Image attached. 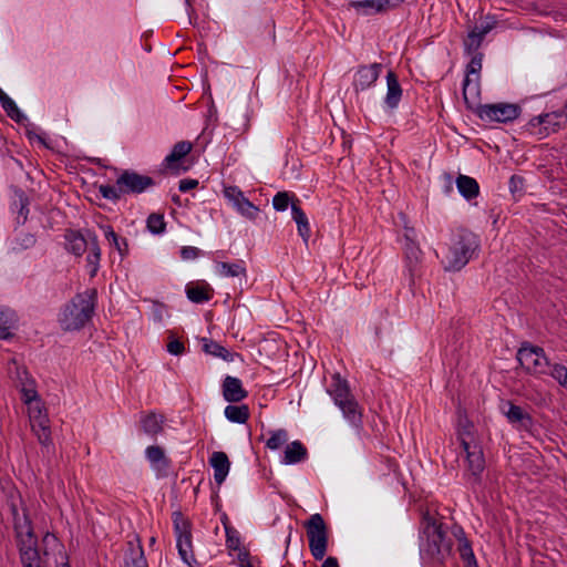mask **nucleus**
<instances>
[{
  "mask_svg": "<svg viewBox=\"0 0 567 567\" xmlns=\"http://www.w3.org/2000/svg\"><path fill=\"white\" fill-rule=\"evenodd\" d=\"M154 185L151 176L125 169L116 178L115 185H100L99 192L103 198L117 202L124 195H138Z\"/></svg>",
  "mask_w": 567,
  "mask_h": 567,
  "instance_id": "obj_5",
  "label": "nucleus"
},
{
  "mask_svg": "<svg viewBox=\"0 0 567 567\" xmlns=\"http://www.w3.org/2000/svg\"><path fill=\"white\" fill-rule=\"evenodd\" d=\"M524 182H525L524 178L522 176H518V175H513L509 178L508 186H509V190L513 194V196L519 197V196L523 195V193H524Z\"/></svg>",
  "mask_w": 567,
  "mask_h": 567,
  "instance_id": "obj_47",
  "label": "nucleus"
},
{
  "mask_svg": "<svg viewBox=\"0 0 567 567\" xmlns=\"http://www.w3.org/2000/svg\"><path fill=\"white\" fill-rule=\"evenodd\" d=\"M496 25V21L492 18H487L486 21L482 22L480 25H475L481 35L485 37L489 31H492Z\"/></svg>",
  "mask_w": 567,
  "mask_h": 567,
  "instance_id": "obj_49",
  "label": "nucleus"
},
{
  "mask_svg": "<svg viewBox=\"0 0 567 567\" xmlns=\"http://www.w3.org/2000/svg\"><path fill=\"white\" fill-rule=\"evenodd\" d=\"M17 316L13 310L9 308H0V339H9L12 333L11 329L14 328Z\"/></svg>",
  "mask_w": 567,
  "mask_h": 567,
  "instance_id": "obj_38",
  "label": "nucleus"
},
{
  "mask_svg": "<svg viewBox=\"0 0 567 567\" xmlns=\"http://www.w3.org/2000/svg\"><path fill=\"white\" fill-rule=\"evenodd\" d=\"M224 196L227 198L237 212L244 217L255 220L259 214V208L255 206L237 186L224 187Z\"/></svg>",
  "mask_w": 567,
  "mask_h": 567,
  "instance_id": "obj_15",
  "label": "nucleus"
},
{
  "mask_svg": "<svg viewBox=\"0 0 567 567\" xmlns=\"http://www.w3.org/2000/svg\"><path fill=\"white\" fill-rule=\"evenodd\" d=\"M226 532H227V545H228V547H229V548H234V549H235V548H237V545H238V543H239V539H238V538L234 539V538L229 535V530H228V529H226Z\"/></svg>",
  "mask_w": 567,
  "mask_h": 567,
  "instance_id": "obj_56",
  "label": "nucleus"
},
{
  "mask_svg": "<svg viewBox=\"0 0 567 567\" xmlns=\"http://www.w3.org/2000/svg\"><path fill=\"white\" fill-rule=\"evenodd\" d=\"M172 517L178 554L187 566L194 567L197 561L193 551L192 524L181 512H174Z\"/></svg>",
  "mask_w": 567,
  "mask_h": 567,
  "instance_id": "obj_8",
  "label": "nucleus"
},
{
  "mask_svg": "<svg viewBox=\"0 0 567 567\" xmlns=\"http://www.w3.org/2000/svg\"><path fill=\"white\" fill-rule=\"evenodd\" d=\"M8 507L12 517L14 538L22 567H50L51 555L63 557V544L52 533H45L41 546H38L32 522L20 495L10 496Z\"/></svg>",
  "mask_w": 567,
  "mask_h": 567,
  "instance_id": "obj_1",
  "label": "nucleus"
},
{
  "mask_svg": "<svg viewBox=\"0 0 567 567\" xmlns=\"http://www.w3.org/2000/svg\"><path fill=\"white\" fill-rule=\"evenodd\" d=\"M308 457V450L300 441H293L286 445L282 463L296 464Z\"/></svg>",
  "mask_w": 567,
  "mask_h": 567,
  "instance_id": "obj_28",
  "label": "nucleus"
},
{
  "mask_svg": "<svg viewBox=\"0 0 567 567\" xmlns=\"http://www.w3.org/2000/svg\"><path fill=\"white\" fill-rule=\"evenodd\" d=\"M66 250L75 256H82V254L90 248V239L86 240L83 235L78 231L70 230L65 235Z\"/></svg>",
  "mask_w": 567,
  "mask_h": 567,
  "instance_id": "obj_34",
  "label": "nucleus"
},
{
  "mask_svg": "<svg viewBox=\"0 0 567 567\" xmlns=\"http://www.w3.org/2000/svg\"><path fill=\"white\" fill-rule=\"evenodd\" d=\"M97 292L87 289L75 295L62 309L59 323L64 331L82 329L92 318L96 306Z\"/></svg>",
  "mask_w": 567,
  "mask_h": 567,
  "instance_id": "obj_3",
  "label": "nucleus"
},
{
  "mask_svg": "<svg viewBox=\"0 0 567 567\" xmlns=\"http://www.w3.org/2000/svg\"><path fill=\"white\" fill-rule=\"evenodd\" d=\"M167 351L174 355H179L185 351L184 343L177 339L171 340L167 344Z\"/></svg>",
  "mask_w": 567,
  "mask_h": 567,
  "instance_id": "obj_50",
  "label": "nucleus"
},
{
  "mask_svg": "<svg viewBox=\"0 0 567 567\" xmlns=\"http://www.w3.org/2000/svg\"><path fill=\"white\" fill-rule=\"evenodd\" d=\"M53 557L54 558V563L58 564L59 563V558L61 559V564H62V567H70L69 563L68 561H63L66 556H65V551L63 550V557H61L60 555H56V556H53L51 555L50 558Z\"/></svg>",
  "mask_w": 567,
  "mask_h": 567,
  "instance_id": "obj_57",
  "label": "nucleus"
},
{
  "mask_svg": "<svg viewBox=\"0 0 567 567\" xmlns=\"http://www.w3.org/2000/svg\"><path fill=\"white\" fill-rule=\"evenodd\" d=\"M423 537L421 543V555L433 563L442 564L450 555L452 543L442 529V524L429 513L423 515Z\"/></svg>",
  "mask_w": 567,
  "mask_h": 567,
  "instance_id": "obj_4",
  "label": "nucleus"
},
{
  "mask_svg": "<svg viewBox=\"0 0 567 567\" xmlns=\"http://www.w3.org/2000/svg\"><path fill=\"white\" fill-rule=\"evenodd\" d=\"M145 456L157 477H167L171 470V460L165 455L164 449L158 445H151L145 450Z\"/></svg>",
  "mask_w": 567,
  "mask_h": 567,
  "instance_id": "obj_19",
  "label": "nucleus"
},
{
  "mask_svg": "<svg viewBox=\"0 0 567 567\" xmlns=\"http://www.w3.org/2000/svg\"><path fill=\"white\" fill-rule=\"evenodd\" d=\"M299 200L293 194L288 192H278L272 198V207L277 212H285L291 203Z\"/></svg>",
  "mask_w": 567,
  "mask_h": 567,
  "instance_id": "obj_42",
  "label": "nucleus"
},
{
  "mask_svg": "<svg viewBox=\"0 0 567 567\" xmlns=\"http://www.w3.org/2000/svg\"><path fill=\"white\" fill-rule=\"evenodd\" d=\"M415 231L413 228H406L404 234V261L410 278V284H414L415 277L420 276V267L423 252L414 240Z\"/></svg>",
  "mask_w": 567,
  "mask_h": 567,
  "instance_id": "obj_13",
  "label": "nucleus"
},
{
  "mask_svg": "<svg viewBox=\"0 0 567 567\" xmlns=\"http://www.w3.org/2000/svg\"><path fill=\"white\" fill-rule=\"evenodd\" d=\"M29 199L21 193L18 200L13 202V207L18 210V224H24L29 214Z\"/></svg>",
  "mask_w": 567,
  "mask_h": 567,
  "instance_id": "obj_45",
  "label": "nucleus"
},
{
  "mask_svg": "<svg viewBox=\"0 0 567 567\" xmlns=\"http://www.w3.org/2000/svg\"><path fill=\"white\" fill-rule=\"evenodd\" d=\"M101 248L95 235L90 236V248L86 256V267L91 278L95 277L100 269Z\"/></svg>",
  "mask_w": 567,
  "mask_h": 567,
  "instance_id": "obj_33",
  "label": "nucleus"
},
{
  "mask_svg": "<svg viewBox=\"0 0 567 567\" xmlns=\"http://www.w3.org/2000/svg\"><path fill=\"white\" fill-rule=\"evenodd\" d=\"M383 65L381 63H372L369 65H359L353 74L352 85L354 91H365L375 84L382 72Z\"/></svg>",
  "mask_w": 567,
  "mask_h": 567,
  "instance_id": "obj_16",
  "label": "nucleus"
},
{
  "mask_svg": "<svg viewBox=\"0 0 567 567\" xmlns=\"http://www.w3.org/2000/svg\"><path fill=\"white\" fill-rule=\"evenodd\" d=\"M455 537L458 540L457 550L460 553V557L464 563L465 567H478L477 560L472 549V545L470 540L465 537L463 528H458L457 532L454 533Z\"/></svg>",
  "mask_w": 567,
  "mask_h": 567,
  "instance_id": "obj_26",
  "label": "nucleus"
},
{
  "mask_svg": "<svg viewBox=\"0 0 567 567\" xmlns=\"http://www.w3.org/2000/svg\"><path fill=\"white\" fill-rule=\"evenodd\" d=\"M30 422L32 431L37 435L40 444L49 449L52 445V440L47 414H43L41 409H32Z\"/></svg>",
  "mask_w": 567,
  "mask_h": 567,
  "instance_id": "obj_18",
  "label": "nucleus"
},
{
  "mask_svg": "<svg viewBox=\"0 0 567 567\" xmlns=\"http://www.w3.org/2000/svg\"><path fill=\"white\" fill-rule=\"evenodd\" d=\"M461 446L466 455V475L472 483H480L482 473L485 470V458L482 446L472 443L470 440L461 434Z\"/></svg>",
  "mask_w": 567,
  "mask_h": 567,
  "instance_id": "obj_11",
  "label": "nucleus"
},
{
  "mask_svg": "<svg viewBox=\"0 0 567 567\" xmlns=\"http://www.w3.org/2000/svg\"><path fill=\"white\" fill-rule=\"evenodd\" d=\"M193 144L188 141H181L176 143L172 152L165 157L164 163L168 168H176L175 165L178 161L184 158L190 153Z\"/></svg>",
  "mask_w": 567,
  "mask_h": 567,
  "instance_id": "obj_35",
  "label": "nucleus"
},
{
  "mask_svg": "<svg viewBox=\"0 0 567 567\" xmlns=\"http://www.w3.org/2000/svg\"><path fill=\"white\" fill-rule=\"evenodd\" d=\"M0 104L6 114L14 122L22 123L25 120L24 114L19 110L16 102L10 96L7 99L3 97Z\"/></svg>",
  "mask_w": 567,
  "mask_h": 567,
  "instance_id": "obj_40",
  "label": "nucleus"
},
{
  "mask_svg": "<svg viewBox=\"0 0 567 567\" xmlns=\"http://www.w3.org/2000/svg\"><path fill=\"white\" fill-rule=\"evenodd\" d=\"M209 464L214 468V480L217 485H221L230 468V462L225 452H214L209 458Z\"/></svg>",
  "mask_w": 567,
  "mask_h": 567,
  "instance_id": "obj_22",
  "label": "nucleus"
},
{
  "mask_svg": "<svg viewBox=\"0 0 567 567\" xmlns=\"http://www.w3.org/2000/svg\"><path fill=\"white\" fill-rule=\"evenodd\" d=\"M100 229L103 231L107 241L120 252L122 257H124L128 251L126 239L118 237L113 227L109 224L100 225Z\"/></svg>",
  "mask_w": 567,
  "mask_h": 567,
  "instance_id": "obj_36",
  "label": "nucleus"
},
{
  "mask_svg": "<svg viewBox=\"0 0 567 567\" xmlns=\"http://www.w3.org/2000/svg\"><path fill=\"white\" fill-rule=\"evenodd\" d=\"M27 243H28V245H33L35 243L34 237L31 235L27 236Z\"/></svg>",
  "mask_w": 567,
  "mask_h": 567,
  "instance_id": "obj_58",
  "label": "nucleus"
},
{
  "mask_svg": "<svg viewBox=\"0 0 567 567\" xmlns=\"http://www.w3.org/2000/svg\"><path fill=\"white\" fill-rule=\"evenodd\" d=\"M502 411L507 421L518 429L527 431L534 424L532 415L511 401H506L503 404Z\"/></svg>",
  "mask_w": 567,
  "mask_h": 567,
  "instance_id": "obj_20",
  "label": "nucleus"
},
{
  "mask_svg": "<svg viewBox=\"0 0 567 567\" xmlns=\"http://www.w3.org/2000/svg\"><path fill=\"white\" fill-rule=\"evenodd\" d=\"M405 0H380L379 7H382L383 12L399 7Z\"/></svg>",
  "mask_w": 567,
  "mask_h": 567,
  "instance_id": "obj_53",
  "label": "nucleus"
},
{
  "mask_svg": "<svg viewBox=\"0 0 567 567\" xmlns=\"http://www.w3.org/2000/svg\"><path fill=\"white\" fill-rule=\"evenodd\" d=\"M476 114L485 122L507 123L519 116L520 107L512 103L485 104L478 106Z\"/></svg>",
  "mask_w": 567,
  "mask_h": 567,
  "instance_id": "obj_12",
  "label": "nucleus"
},
{
  "mask_svg": "<svg viewBox=\"0 0 567 567\" xmlns=\"http://www.w3.org/2000/svg\"><path fill=\"white\" fill-rule=\"evenodd\" d=\"M566 120L560 111L540 114L528 121L525 131L537 140H543L558 132L565 125Z\"/></svg>",
  "mask_w": 567,
  "mask_h": 567,
  "instance_id": "obj_9",
  "label": "nucleus"
},
{
  "mask_svg": "<svg viewBox=\"0 0 567 567\" xmlns=\"http://www.w3.org/2000/svg\"><path fill=\"white\" fill-rule=\"evenodd\" d=\"M485 37L481 35L480 32L473 28L464 41L465 51L467 54L478 52V49Z\"/></svg>",
  "mask_w": 567,
  "mask_h": 567,
  "instance_id": "obj_44",
  "label": "nucleus"
},
{
  "mask_svg": "<svg viewBox=\"0 0 567 567\" xmlns=\"http://www.w3.org/2000/svg\"><path fill=\"white\" fill-rule=\"evenodd\" d=\"M240 567H252L250 561L243 563Z\"/></svg>",
  "mask_w": 567,
  "mask_h": 567,
  "instance_id": "obj_61",
  "label": "nucleus"
},
{
  "mask_svg": "<svg viewBox=\"0 0 567 567\" xmlns=\"http://www.w3.org/2000/svg\"><path fill=\"white\" fill-rule=\"evenodd\" d=\"M291 215L292 219L297 224L298 234L307 244L310 238V225L306 213L300 207V200H295L291 203Z\"/></svg>",
  "mask_w": 567,
  "mask_h": 567,
  "instance_id": "obj_27",
  "label": "nucleus"
},
{
  "mask_svg": "<svg viewBox=\"0 0 567 567\" xmlns=\"http://www.w3.org/2000/svg\"><path fill=\"white\" fill-rule=\"evenodd\" d=\"M187 7H190V0H185Z\"/></svg>",
  "mask_w": 567,
  "mask_h": 567,
  "instance_id": "obj_63",
  "label": "nucleus"
},
{
  "mask_svg": "<svg viewBox=\"0 0 567 567\" xmlns=\"http://www.w3.org/2000/svg\"><path fill=\"white\" fill-rule=\"evenodd\" d=\"M37 138L41 142V143H44L43 138L41 136H37Z\"/></svg>",
  "mask_w": 567,
  "mask_h": 567,
  "instance_id": "obj_62",
  "label": "nucleus"
},
{
  "mask_svg": "<svg viewBox=\"0 0 567 567\" xmlns=\"http://www.w3.org/2000/svg\"><path fill=\"white\" fill-rule=\"evenodd\" d=\"M224 413L228 421L238 424H245L250 416V411L247 404H229L225 408Z\"/></svg>",
  "mask_w": 567,
  "mask_h": 567,
  "instance_id": "obj_37",
  "label": "nucleus"
},
{
  "mask_svg": "<svg viewBox=\"0 0 567 567\" xmlns=\"http://www.w3.org/2000/svg\"><path fill=\"white\" fill-rule=\"evenodd\" d=\"M456 187L460 194L471 200L476 198L480 194V185L475 178L470 177L467 175H458L456 178Z\"/></svg>",
  "mask_w": 567,
  "mask_h": 567,
  "instance_id": "obj_32",
  "label": "nucleus"
},
{
  "mask_svg": "<svg viewBox=\"0 0 567 567\" xmlns=\"http://www.w3.org/2000/svg\"><path fill=\"white\" fill-rule=\"evenodd\" d=\"M186 296L194 303H204L213 298L214 290L207 282H190L186 286Z\"/></svg>",
  "mask_w": 567,
  "mask_h": 567,
  "instance_id": "obj_24",
  "label": "nucleus"
},
{
  "mask_svg": "<svg viewBox=\"0 0 567 567\" xmlns=\"http://www.w3.org/2000/svg\"><path fill=\"white\" fill-rule=\"evenodd\" d=\"M197 186H198V181L197 179L185 178V179H182L179 182L178 189L182 193H186V192H188L190 189L196 188Z\"/></svg>",
  "mask_w": 567,
  "mask_h": 567,
  "instance_id": "obj_51",
  "label": "nucleus"
},
{
  "mask_svg": "<svg viewBox=\"0 0 567 567\" xmlns=\"http://www.w3.org/2000/svg\"><path fill=\"white\" fill-rule=\"evenodd\" d=\"M471 429L472 424L467 420L461 421L457 431V439L461 441V434H463L466 440H468L471 436Z\"/></svg>",
  "mask_w": 567,
  "mask_h": 567,
  "instance_id": "obj_52",
  "label": "nucleus"
},
{
  "mask_svg": "<svg viewBox=\"0 0 567 567\" xmlns=\"http://www.w3.org/2000/svg\"><path fill=\"white\" fill-rule=\"evenodd\" d=\"M164 416L151 412L141 416V425L145 434L155 437L163 432Z\"/></svg>",
  "mask_w": 567,
  "mask_h": 567,
  "instance_id": "obj_31",
  "label": "nucleus"
},
{
  "mask_svg": "<svg viewBox=\"0 0 567 567\" xmlns=\"http://www.w3.org/2000/svg\"><path fill=\"white\" fill-rule=\"evenodd\" d=\"M480 246V239L474 233L458 229L452 235L447 251L441 260L443 268L446 271H460L477 256Z\"/></svg>",
  "mask_w": 567,
  "mask_h": 567,
  "instance_id": "obj_2",
  "label": "nucleus"
},
{
  "mask_svg": "<svg viewBox=\"0 0 567 567\" xmlns=\"http://www.w3.org/2000/svg\"><path fill=\"white\" fill-rule=\"evenodd\" d=\"M3 97H4V99H7V97H8V95H7V94L4 93V91L0 87V103L2 102Z\"/></svg>",
  "mask_w": 567,
  "mask_h": 567,
  "instance_id": "obj_59",
  "label": "nucleus"
},
{
  "mask_svg": "<svg viewBox=\"0 0 567 567\" xmlns=\"http://www.w3.org/2000/svg\"><path fill=\"white\" fill-rule=\"evenodd\" d=\"M309 542V550L316 560L326 556L329 540L328 526L321 514H312L303 524Z\"/></svg>",
  "mask_w": 567,
  "mask_h": 567,
  "instance_id": "obj_7",
  "label": "nucleus"
},
{
  "mask_svg": "<svg viewBox=\"0 0 567 567\" xmlns=\"http://www.w3.org/2000/svg\"><path fill=\"white\" fill-rule=\"evenodd\" d=\"M30 422L32 431L37 435L40 444L49 449L52 445V440L47 414H43L41 409H32Z\"/></svg>",
  "mask_w": 567,
  "mask_h": 567,
  "instance_id": "obj_17",
  "label": "nucleus"
},
{
  "mask_svg": "<svg viewBox=\"0 0 567 567\" xmlns=\"http://www.w3.org/2000/svg\"><path fill=\"white\" fill-rule=\"evenodd\" d=\"M517 360L522 368L530 374H545L550 367L544 349L527 343L519 348Z\"/></svg>",
  "mask_w": 567,
  "mask_h": 567,
  "instance_id": "obj_10",
  "label": "nucleus"
},
{
  "mask_svg": "<svg viewBox=\"0 0 567 567\" xmlns=\"http://www.w3.org/2000/svg\"><path fill=\"white\" fill-rule=\"evenodd\" d=\"M321 567H340L339 561L336 557L329 556L327 557Z\"/></svg>",
  "mask_w": 567,
  "mask_h": 567,
  "instance_id": "obj_55",
  "label": "nucleus"
},
{
  "mask_svg": "<svg viewBox=\"0 0 567 567\" xmlns=\"http://www.w3.org/2000/svg\"><path fill=\"white\" fill-rule=\"evenodd\" d=\"M560 112L564 114L565 118H567V100H566V103L564 105V109Z\"/></svg>",
  "mask_w": 567,
  "mask_h": 567,
  "instance_id": "obj_60",
  "label": "nucleus"
},
{
  "mask_svg": "<svg viewBox=\"0 0 567 567\" xmlns=\"http://www.w3.org/2000/svg\"><path fill=\"white\" fill-rule=\"evenodd\" d=\"M203 350L205 353L210 354L216 358H220L226 362H233L235 357H239L238 353L230 352L227 348L214 341L212 339L204 338L203 340Z\"/></svg>",
  "mask_w": 567,
  "mask_h": 567,
  "instance_id": "obj_29",
  "label": "nucleus"
},
{
  "mask_svg": "<svg viewBox=\"0 0 567 567\" xmlns=\"http://www.w3.org/2000/svg\"><path fill=\"white\" fill-rule=\"evenodd\" d=\"M146 227L150 233L154 235H161L166 229V223L164 220V216L162 214H151L146 220Z\"/></svg>",
  "mask_w": 567,
  "mask_h": 567,
  "instance_id": "obj_43",
  "label": "nucleus"
},
{
  "mask_svg": "<svg viewBox=\"0 0 567 567\" xmlns=\"http://www.w3.org/2000/svg\"><path fill=\"white\" fill-rule=\"evenodd\" d=\"M223 396L229 403H237L248 396L240 379L227 375L223 381Z\"/></svg>",
  "mask_w": 567,
  "mask_h": 567,
  "instance_id": "obj_21",
  "label": "nucleus"
},
{
  "mask_svg": "<svg viewBox=\"0 0 567 567\" xmlns=\"http://www.w3.org/2000/svg\"><path fill=\"white\" fill-rule=\"evenodd\" d=\"M200 250L197 247L184 246L181 249V257L184 260L196 259L200 256Z\"/></svg>",
  "mask_w": 567,
  "mask_h": 567,
  "instance_id": "obj_48",
  "label": "nucleus"
},
{
  "mask_svg": "<svg viewBox=\"0 0 567 567\" xmlns=\"http://www.w3.org/2000/svg\"><path fill=\"white\" fill-rule=\"evenodd\" d=\"M128 549L124 557V567H147L143 547L140 543L128 542Z\"/></svg>",
  "mask_w": 567,
  "mask_h": 567,
  "instance_id": "obj_30",
  "label": "nucleus"
},
{
  "mask_svg": "<svg viewBox=\"0 0 567 567\" xmlns=\"http://www.w3.org/2000/svg\"><path fill=\"white\" fill-rule=\"evenodd\" d=\"M470 63L466 65V74L463 81V97L468 103V95H476L480 89V73L482 70L483 53L473 52Z\"/></svg>",
  "mask_w": 567,
  "mask_h": 567,
  "instance_id": "obj_14",
  "label": "nucleus"
},
{
  "mask_svg": "<svg viewBox=\"0 0 567 567\" xmlns=\"http://www.w3.org/2000/svg\"><path fill=\"white\" fill-rule=\"evenodd\" d=\"M386 95L384 99L385 105L394 110L399 106L402 97V87L399 83L398 76L393 71H389L386 74Z\"/></svg>",
  "mask_w": 567,
  "mask_h": 567,
  "instance_id": "obj_23",
  "label": "nucleus"
},
{
  "mask_svg": "<svg viewBox=\"0 0 567 567\" xmlns=\"http://www.w3.org/2000/svg\"><path fill=\"white\" fill-rule=\"evenodd\" d=\"M216 272L221 277H238L247 279V267L246 262L238 259L234 262L216 261Z\"/></svg>",
  "mask_w": 567,
  "mask_h": 567,
  "instance_id": "obj_25",
  "label": "nucleus"
},
{
  "mask_svg": "<svg viewBox=\"0 0 567 567\" xmlns=\"http://www.w3.org/2000/svg\"><path fill=\"white\" fill-rule=\"evenodd\" d=\"M268 434L269 437L266 441V447L272 451L280 449L289 439L288 432L285 429L270 430Z\"/></svg>",
  "mask_w": 567,
  "mask_h": 567,
  "instance_id": "obj_39",
  "label": "nucleus"
},
{
  "mask_svg": "<svg viewBox=\"0 0 567 567\" xmlns=\"http://www.w3.org/2000/svg\"><path fill=\"white\" fill-rule=\"evenodd\" d=\"M549 374L564 388L567 389V368L563 364L551 365Z\"/></svg>",
  "mask_w": 567,
  "mask_h": 567,
  "instance_id": "obj_46",
  "label": "nucleus"
},
{
  "mask_svg": "<svg viewBox=\"0 0 567 567\" xmlns=\"http://www.w3.org/2000/svg\"><path fill=\"white\" fill-rule=\"evenodd\" d=\"M328 393L351 424L359 425L361 423L362 415L359 404L352 395L348 382L341 379L339 374L332 377Z\"/></svg>",
  "mask_w": 567,
  "mask_h": 567,
  "instance_id": "obj_6",
  "label": "nucleus"
},
{
  "mask_svg": "<svg viewBox=\"0 0 567 567\" xmlns=\"http://www.w3.org/2000/svg\"><path fill=\"white\" fill-rule=\"evenodd\" d=\"M37 398V391L34 389H23V400L27 403L32 402Z\"/></svg>",
  "mask_w": 567,
  "mask_h": 567,
  "instance_id": "obj_54",
  "label": "nucleus"
},
{
  "mask_svg": "<svg viewBox=\"0 0 567 567\" xmlns=\"http://www.w3.org/2000/svg\"><path fill=\"white\" fill-rule=\"evenodd\" d=\"M380 0H360L351 1L350 7L355 10H362L363 13H381L383 12L382 7H379Z\"/></svg>",
  "mask_w": 567,
  "mask_h": 567,
  "instance_id": "obj_41",
  "label": "nucleus"
}]
</instances>
